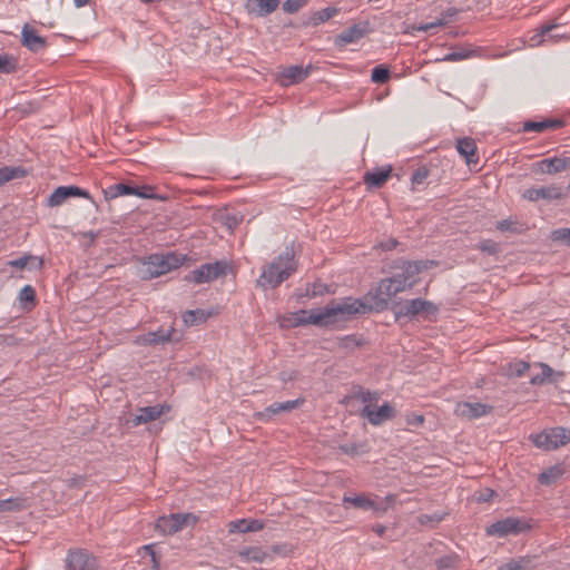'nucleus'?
Here are the masks:
<instances>
[{
  "label": "nucleus",
  "mask_w": 570,
  "mask_h": 570,
  "mask_svg": "<svg viewBox=\"0 0 570 570\" xmlns=\"http://www.w3.org/2000/svg\"><path fill=\"white\" fill-rule=\"evenodd\" d=\"M321 312L322 314H317L314 321L328 327L346 322L355 315L366 314V303L360 298L345 297L338 302L332 301Z\"/></svg>",
  "instance_id": "1"
},
{
  "label": "nucleus",
  "mask_w": 570,
  "mask_h": 570,
  "mask_svg": "<svg viewBox=\"0 0 570 570\" xmlns=\"http://www.w3.org/2000/svg\"><path fill=\"white\" fill-rule=\"evenodd\" d=\"M296 267L293 250L286 248L263 268L257 285L263 288H275L286 281L296 271Z\"/></svg>",
  "instance_id": "2"
},
{
  "label": "nucleus",
  "mask_w": 570,
  "mask_h": 570,
  "mask_svg": "<svg viewBox=\"0 0 570 570\" xmlns=\"http://www.w3.org/2000/svg\"><path fill=\"white\" fill-rule=\"evenodd\" d=\"M535 446L544 450H556L570 442V430L557 426L531 436Z\"/></svg>",
  "instance_id": "3"
},
{
  "label": "nucleus",
  "mask_w": 570,
  "mask_h": 570,
  "mask_svg": "<svg viewBox=\"0 0 570 570\" xmlns=\"http://www.w3.org/2000/svg\"><path fill=\"white\" fill-rule=\"evenodd\" d=\"M227 267L228 265L224 261L204 264L186 275L185 279L195 284L209 283L226 275Z\"/></svg>",
  "instance_id": "4"
},
{
  "label": "nucleus",
  "mask_w": 570,
  "mask_h": 570,
  "mask_svg": "<svg viewBox=\"0 0 570 570\" xmlns=\"http://www.w3.org/2000/svg\"><path fill=\"white\" fill-rule=\"evenodd\" d=\"M438 311L436 305L432 302L422 298H414L400 304L395 314L396 317H415L421 315L425 318H430L435 316Z\"/></svg>",
  "instance_id": "5"
},
{
  "label": "nucleus",
  "mask_w": 570,
  "mask_h": 570,
  "mask_svg": "<svg viewBox=\"0 0 570 570\" xmlns=\"http://www.w3.org/2000/svg\"><path fill=\"white\" fill-rule=\"evenodd\" d=\"M197 517L191 513H173L160 517L156 522V530L163 534H174L185 527L195 524Z\"/></svg>",
  "instance_id": "6"
},
{
  "label": "nucleus",
  "mask_w": 570,
  "mask_h": 570,
  "mask_svg": "<svg viewBox=\"0 0 570 570\" xmlns=\"http://www.w3.org/2000/svg\"><path fill=\"white\" fill-rule=\"evenodd\" d=\"M434 265L432 261H403L399 259L394 262L393 268L403 276L404 281L411 283V288L417 284V275L424 271H428Z\"/></svg>",
  "instance_id": "7"
},
{
  "label": "nucleus",
  "mask_w": 570,
  "mask_h": 570,
  "mask_svg": "<svg viewBox=\"0 0 570 570\" xmlns=\"http://www.w3.org/2000/svg\"><path fill=\"white\" fill-rule=\"evenodd\" d=\"M528 528L527 522L521 519L505 518L489 525L487 528V534L503 538L510 534H519Z\"/></svg>",
  "instance_id": "8"
},
{
  "label": "nucleus",
  "mask_w": 570,
  "mask_h": 570,
  "mask_svg": "<svg viewBox=\"0 0 570 570\" xmlns=\"http://www.w3.org/2000/svg\"><path fill=\"white\" fill-rule=\"evenodd\" d=\"M66 570H100L97 559L82 549L70 550L66 559Z\"/></svg>",
  "instance_id": "9"
},
{
  "label": "nucleus",
  "mask_w": 570,
  "mask_h": 570,
  "mask_svg": "<svg viewBox=\"0 0 570 570\" xmlns=\"http://www.w3.org/2000/svg\"><path fill=\"white\" fill-rule=\"evenodd\" d=\"M361 416L366 419L372 425H380L395 416V409L389 403H384L379 407L374 404H367L362 409Z\"/></svg>",
  "instance_id": "10"
},
{
  "label": "nucleus",
  "mask_w": 570,
  "mask_h": 570,
  "mask_svg": "<svg viewBox=\"0 0 570 570\" xmlns=\"http://www.w3.org/2000/svg\"><path fill=\"white\" fill-rule=\"evenodd\" d=\"M304 402L305 400L302 397L285 402H275L267 406L264 411L255 413V417L258 421L268 422L269 420L273 419V416L285 412H291L301 406Z\"/></svg>",
  "instance_id": "11"
},
{
  "label": "nucleus",
  "mask_w": 570,
  "mask_h": 570,
  "mask_svg": "<svg viewBox=\"0 0 570 570\" xmlns=\"http://www.w3.org/2000/svg\"><path fill=\"white\" fill-rule=\"evenodd\" d=\"M533 368H539L540 372L533 374L530 379V384L534 386H540L544 384L557 383L564 377V373L561 371H554L547 363L538 362L532 364Z\"/></svg>",
  "instance_id": "12"
},
{
  "label": "nucleus",
  "mask_w": 570,
  "mask_h": 570,
  "mask_svg": "<svg viewBox=\"0 0 570 570\" xmlns=\"http://www.w3.org/2000/svg\"><path fill=\"white\" fill-rule=\"evenodd\" d=\"M492 411V406L481 402H459L455 405L454 413L465 420H475L487 415Z\"/></svg>",
  "instance_id": "13"
},
{
  "label": "nucleus",
  "mask_w": 570,
  "mask_h": 570,
  "mask_svg": "<svg viewBox=\"0 0 570 570\" xmlns=\"http://www.w3.org/2000/svg\"><path fill=\"white\" fill-rule=\"evenodd\" d=\"M69 197H82L90 199L89 193L85 189L77 186H60L52 191L47 204L50 207H57L63 204Z\"/></svg>",
  "instance_id": "14"
},
{
  "label": "nucleus",
  "mask_w": 570,
  "mask_h": 570,
  "mask_svg": "<svg viewBox=\"0 0 570 570\" xmlns=\"http://www.w3.org/2000/svg\"><path fill=\"white\" fill-rule=\"evenodd\" d=\"M312 70H313V67L311 65H308L306 67L291 66V67L284 68L278 73V81L284 87L299 83L309 76Z\"/></svg>",
  "instance_id": "15"
},
{
  "label": "nucleus",
  "mask_w": 570,
  "mask_h": 570,
  "mask_svg": "<svg viewBox=\"0 0 570 570\" xmlns=\"http://www.w3.org/2000/svg\"><path fill=\"white\" fill-rule=\"evenodd\" d=\"M522 196L530 202L540 199L554 200L562 197V189L557 185L532 187L524 190Z\"/></svg>",
  "instance_id": "16"
},
{
  "label": "nucleus",
  "mask_w": 570,
  "mask_h": 570,
  "mask_svg": "<svg viewBox=\"0 0 570 570\" xmlns=\"http://www.w3.org/2000/svg\"><path fill=\"white\" fill-rule=\"evenodd\" d=\"M21 43L32 52H39L47 47L46 38L41 37L36 28L26 23L21 30Z\"/></svg>",
  "instance_id": "17"
},
{
  "label": "nucleus",
  "mask_w": 570,
  "mask_h": 570,
  "mask_svg": "<svg viewBox=\"0 0 570 570\" xmlns=\"http://www.w3.org/2000/svg\"><path fill=\"white\" fill-rule=\"evenodd\" d=\"M317 314H322L321 309H311V311L301 309V311L291 313L287 316H284L282 318V325L287 326V327L301 326V325H307V324L323 326V324L314 321V317Z\"/></svg>",
  "instance_id": "18"
},
{
  "label": "nucleus",
  "mask_w": 570,
  "mask_h": 570,
  "mask_svg": "<svg viewBox=\"0 0 570 570\" xmlns=\"http://www.w3.org/2000/svg\"><path fill=\"white\" fill-rule=\"evenodd\" d=\"M368 22L355 23L346 30L342 31L335 39V45L344 47L350 43L357 42L368 32Z\"/></svg>",
  "instance_id": "19"
},
{
  "label": "nucleus",
  "mask_w": 570,
  "mask_h": 570,
  "mask_svg": "<svg viewBox=\"0 0 570 570\" xmlns=\"http://www.w3.org/2000/svg\"><path fill=\"white\" fill-rule=\"evenodd\" d=\"M380 288L381 293L395 296L399 293L411 289V283L404 281L403 276L395 272L393 276L381 279Z\"/></svg>",
  "instance_id": "20"
},
{
  "label": "nucleus",
  "mask_w": 570,
  "mask_h": 570,
  "mask_svg": "<svg viewBox=\"0 0 570 570\" xmlns=\"http://www.w3.org/2000/svg\"><path fill=\"white\" fill-rule=\"evenodd\" d=\"M534 167L535 171L539 174H558L570 168V158H546L535 163Z\"/></svg>",
  "instance_id": "21"
},
{
  "label": "nucleus",
  "mask_w": 570,
  "mask_h": 570,
  "mask_svg": "<svg viewBox=\"0 0 570 570\" xmlns=\"http://www.w3.org/2000/svg\"><path fill=\"white\" fill-rule=\"evenodd\" d=\"M105 194H106L107 198H117L119 196H125V195H135L140 198H147V199L156 198L155 194L139 193L138 187L131 186L128 184H124V183H118V184H114V185L109 186L105 190Z\"/></svg>",
  "instance_id": "22"
},
{
  "label": "nucleus",
  "mask_w": 570,
  "mask_h": 570,
  "mask_svg": "<svg viewBox=\"0 0 570 570\" xmlns=\"http://www.w3.org/2000/svg\"><path fill=\"white\" fill-rule=\"evenodd\" d=\"M391 297L392 295H385L384 293H381L379 284L375 291H370L364 297L363 302L366 303V313L371 311H384L387 307L389 299Z\"/></svg>",
  "instance_id": "23"
},
{
  "label": "nucleus",
  "mask_w": 570,
  "mask_h": 570,
  "mask_svg": "<svg viewBox=\"0 0 570 570\" xmlns=\"http://www.w3.org/2000/svg\"><path fill=\"white\" fill-rule=\"evenodd\" d=\"M169 407L166 405H154L140 407L138 410V414L132 419V424L135 426L145 424L160 417L165 412H168Z\"/></svg>",
  "instance_id": "24"
},
{
  "label": "nucleus",
  "mask_w": 570,
  "mask_h": 570,
  "mask_svg": "<svg viewBox=\"0 0 570 570\" xmlns=\"http://www.w3.org/2000/svg\"><path fill=\"white\" fill-rule=\"evenodd\" d=\"M279 6V0H247L246 9L249 13L258 17H266L274 12Z\"/></svg>",
  "instance_id": "25"
},
{
  "label": "nucleus",
  "mask_w": 570,
  "mask_h": 570,
  "mask_svg": "<svg viewBox=\"0 0 570 570\" xmlns=\"http://www.w3.org/2000/svg\"><path fill=\"white\" fill-rule=\"evenodd\" d=\"M264 529V523L257 519H239L230 521L228 524L229 533L257 532Z\"/></svg>",
  "instance_id": "26"
},
{
  "label": "nucleus",
  "mask_w": 570,
  "mask_h": 570,
  "mask_svg": "<svg viewBox=\"0 0 570 570\" xmlns=\"http://www.w3.org/2000/svg\"><path fill=\"white\" fill-rule=\"evenodd\" d=\"M343 504L345 507H354L356 509H361L364 511L379 510V504L375 501H373L368 495H365V494L344 495Z\"/></svg>",
  "instance_id": "27"
},
{
  "label": "nucleus",
  "mask_w": 570,
  "mask_h": 570,
  "mask_svg": "<svg viewBox=\"0 0 570 570\" xmlns=\"http://www.w3.org/2000/svg\"><path fill=\"white\" fill-rule=\"evenodd\" d=\"M456 150L463 156L468 164H476L479 158L476 157V145L472 138H460L456 140Z\"/></svg>",
  "instance_id": "28"
},
{
  "label": "nucleus",
  "mask_w": 570,
  "mask_h": 570,
  "mask_svg": "<svg viewBox=\"0 0 570 570\" xmlns=\"http://www.w3.org/2000/svg\"><path fill=\"white\" fill-rule=\"evenodd\" d=\"M174 330H158L155 332H149L138 337L137 342L142 345H155L159 343H166L171 341V335Z\"/></svg>",
  "instance_id": "29"
},
{
  "label": "nucleus",
  "mask_w": 570,
  "mask_h": 570,
  "mask_svg": "<svg viewBox=\"0 0 570 570\" xmlns=\"http://www.w3.org/2000/svg\"><path fill=\"white\" fill-rule=\"evenodd\" d=\"M392 168L377 169L375 171H366L364 174V183L368 187L380 188L383 186L391 175Z\"/></svg>",
  "instance_id": "30"
},
{
  "label": "nucleus",
  "mask_w": 570,
  "mask_h": 570,
  "mask_svg": "<svg viewBox=\"0 0 570 570\" xmlns=\"http://www.w3.org/2000/svg\"><path fill=\"white\" fill-rule=\"evenodd\" d=\"M8 265L19 269L28 268L29 271H36L42 267L43 261L38 256L23 255L17 259L8 262Z\"/></svg>",
  "instance_id": "31"
},
{
  "label": "nucleus",
  "mask_w": 570,
  "mask_h": 570,
  "mask_svg": "<svg viewBox=\"0 0 570 570\" xmlns=\"http://www.w3.org/2000/svg\"><path fill=\"white\" fill-rule=\"evenodd\" d=\"M533 558L530 556L520 557L518 559H510L503 562L499 570H531L533 568Z\"/></svg>",
  "instance_id": "32"
},
{
  "label": "nucleus",
  "mask_w": 570,
  "mask_h": 570,
  "mask_svg": "<svg viewBox=\"0 0 570 570\" xmlns=\"http://www.w3.org/2000/svg\"><path fill=\"white\" fill-rule=\"evenodd\" d=\"M148 272L151 277H158L160 275H164L169 271L168 263H166L165 256H150L149 263H148Z\"/></svg>",
  "instance_id": "33"
},
{
  "label": "nucleus",
  "mask_w": 570,
  "mask_h": 570,
  "mask_svg": "<svg viewBox=\"0 0 570 570\" xmlns=\"http://www.w3.org/2000/svg\"><path fill=\"white\" fill-rule=\"evenodd\" d=\"M210 315L212 313L205 309H190L184 313L183 321L186 326H195L206 322Z\"/></svg>",
  "instance_id": "34"
},
{
  "label": "nucleus",
  "mask_w": 570,
  "mask_h": 570,
  "mask_svg": "<svg viewBox=\"0 0 570 570\" xmlns=\"http://www.w3.org/2000/svg\"><path fill=\"white\" fill-rule=\"evenodd\" d=\"M564 473V469L561 465H553L542 473H540L538 480L543 485H551L556 483Z\"/></svg>",
  "instance_id": "35"
},
{
  "label": "nucleus",
  "mask_w": 570,
  "mask_h": 570,
  "mask_svg": "<svg viewBox=\"0 0 570 570\" xmlns=\"http://www.w3.org/2000/svg\"><path fill=\"white\" fill-rule=\"evenodd\" d=\"M351 397L367 405L376 403L380 399V394L357 386L352 391Z\"/></svg>",
  "instance_id": "36"
},
{
  "label": "nucleus",
  "mask_w": 570,
  "mask_h": 570,
  "mask_svg": "<svg viewBox=\"0 0 570 570\" xmlns=\"http://www.w3.org/2000/svg\"><path fill=\"white\" fill-rule=\"evenodd\" d=\"M561 125L559 120H543V121H525L523 124V131L542 132L550 128H557Z\"/></svg>",
  "instance_id": "37"
},
{
  "label": "nucleus",
  "mask_w": 570,
  "mask_h": 570,
  "mask_svg": "<svg viewBox=\"0 0 570 570\" xmlns=\"http://www.w3.org/2000/svg\"><path fill=\"white\" fill-rule=\"evenodd\" d=\"M28 507L24 498H9L0 500V512L21 511Z\"/></svg>",
  "instance_id": "38"
},
{
  "label": "nucleus",
  "mask_w": 570,
  "mask_h": 570,
  "mask_svg": "<svg viewBox=\"0 0 570 570\" xmlns=\"http://www.w3.org/2000/svg\"><path fill=\"white\" fill-rule=\"evenodd\" d=\"M24 175H26V171L21 167H10V166L1 167L0 168V186H2L3 184H6L14 178L23 177Z\"/></svg>",
  "instance_id": "39"
},
{
  "label": "nucleus",
  "mask_w": 570,
  "mask_h": 570,
  "mask_svg": "<svg viewBox=\"0 0 570 570\" xmlns=\"http://www.w3.org/2000/svg\"><path fill=\"white\" fill-rule=\"evenodd\" d=\"M455 13L456 11L454 9H449L445 13H443L442 18L429 23H420L415 27V30L426 32L433 28L444 27L448 23V18H452Z\"/></svg>",
  "instance_id": "40"
},
{
  "label": "nucleus",
  "mask_w": 570,
  "mask_h": 570,
  "mask_svg": "<svg viewBox=\"0 0 570 570\" xmlns=\"http://www.w3.org/2000/svg\"><path fill=\"white\" fill-rule=\"evenodd\" d=\"M533 366L525 361H517L508 365L507 374L510 377H521Z\"/></svg>",
  "instance_id": "41"
},
{
  "label": "nucleus",
  "mask_w": 570,
  "mask_h": 570,
  "mask_svg": "<svg viewBox=\"0 0 570 570\" xmlns=\"http://www.w3.org/2000/svg\"><path fill=\"white\" fill-rule=\"evenodd\" d=\"M338 12L337 8L327 7L313 13L311 21L314 26L321 24L335 17Z\"/></svg>",
  "instance_id": "42"
},
{
  "label": "nucleus",
  "mask_w": 570,
  "mask_h": 570,
  "mask_svg": "<svg viewBox=\"0 0 570 570\" xmlns=\"http://www.w3.org/2000/svg\"><path fill=\"white\" fill-rule=\"evenodd\" d=\"M557 23H549L542 26L540 29L537 30L534 35L529 37V46L530 47H538L544 41V36L548 35L550 31H552L554 28H557Z\"/></svg>",
  "instance_id": "43"
},
{
  "label": "nucleus",
  "mask_w": 570,
  "mask_h": 570,
  "mask_svg": "<svg viewBox=\"0 0 570 570\" xmlns=\"http://www.w3.org/2000/svg\"><path fill=\"white\" fill-rule=\"evenodd\" d=\"M240 556L244 557L247 561H254V562H264L267 553L263 551L261 548H248L240 552Z\"/></svg>",
  "instance_id": "44"
},
{
  "label": "nucleus",
  "mask_w": 570,
  "mask_h": 570,
  "mask_svg": "<svg viewBox=\"0 0 570 570\" xmlns=\"http://www.w3.org/2000/svg\"><path fill=\"white\" fill-rule=\"evenodd\" d=\"M474 50L472 49H458L448 55H445L441 60L442 61H461L469 59L474 56Z\"/></svg>",
  "instance_id": "45"
},
{
  "label": "nucleus",
  "mask_w": 570,
  "mask_h": 570,
  "mask_svg": "<svg viewBox=\"0 0 570 570\" xmlns=\"http://www.w3.org/2000/svg\"><path fill=\"white\" fill-rule=\"evenodd\" d=\"M19 301L23 304L24 308H28V305L32 306L36 301V292L31 285H26L21 288L19 293Z\"/></svg>",
  "instance_id": "46"
},
{
  "label": "nucleus",
  "mask_w": 570,
  "mask_h": 570,
  "mask_svg": "<svg viewBox=\"0 0 570 570\" xmlns=\"http://www.w3.org/2000/svg\"><path fill=\"white\" fill-rule=\"evenodd\" d=\"M17 69V60L9 55H0V73H12Z\"/></svg>",
  "instance_id": "47"
},
{
  "label": "nucleus",
  "mask_w": 570,
  "mask_h": 570,
  "mask_svg": "<svg viewBox=\"0 0 570 570\" xmlns=\"http://www.w3.org/2000/svg\"><path fill=\"white\" fill-rule=\"evenodd\" d=\"M371 79L375 83H384L390 79V70L384 66L373 68Z\"/></svg>",
  "instance_id": "48"
},
{
  "label": "nucleus",
  "mask_w": 570,
  "mask_h": 570,
  "mask_svg": "<svg viewBox=\"0 0 570 570\" xmlns=\"http://www.w3.org/2000/svg\"><path fill=\"white\" fill-rule=\"evenodd\" d=\"M327 293V286L323 283H313L306 288V296L316 297Z\"/></svg>",
  "instance_id": "49"
},
{
  "label": "nucleus",
  "mask_w": 570,
  "mask_h": 570,
  "mask_svg": "<svg viewBox=\"0 0 570 570\" xmlns=\"http://www.w3.org/2000/svg\"><path fill=\"white\" fill-rule=\"evenodd\" d=\"M358 345H360V342H358L357 337L354 335L344 336V337L340 338V341H338V346L342 348H345V350H353Z\"/></svg>",
  "instance_id": "50"
},
{
  "label": "nucleus",
  "mask_w": 570,
  "mask_h": 570,
  "mask_svg": "<svg viewBox=\"0 0 570 570\" xmlns=\"http://www.w3.org/2000/svg\"><path fill=\"white\" fill-rule=\"evenodd\" d=\"M428 176H429V169L426 167H420L412 175V178H411L412 184L421 185L425 181Z\"/></svg>",
  "instance_id": "51"
},
{
  "label": "nucleus",
  "mask_w": 570,
  "mask_h": 570,
  "mask_svg": "<svg viewBox=\"0 0 570 570\" xmlns=\"http://www.w3.org/2000/svg\"><path fill=\"white\" fill-rule=\"evenodd\" d=\"M497 228L501 232H512V233L520 232L518 224L510 219H504V220L498 222Z\"/></svg>",
  "instance_id": "52"
},
{
  "label": "nucleus",
  "mask_w": 570,
  "mask_h": 570,
  "mask_svg": "<svg viewBox=\"0 0 570 570\" xmlns=\"http://www.w3.org/2000/svg\"><path fill=\"white\" fill-rule=\"evenodd\" d=\"M303 6V2L301 0H286L283 3V10L287 13H295L297 12Z\"/></svg>",
  "instance_id": "53"
},
{
  "label": "nucleus",
  "mask_w": 570,
  "mask_h": 570,
  "mask_svg": "<svg viewBox=\"0 0 570 570\" xmlns=\"http://www.w3.org/2000/svg\"><path fill=\"white\" fill-rule=\"evenodd\" d=\"M553 237L557 240H562L570 245V228H560L553 232Z\"/></svg>",
  "instance_id": "54"
},
{
  "label": "nucleus",
  "mask_w": 570,
  "mask_h": 570,
  "mask_svg": "<svg viewBox=\"0 0 570 570\" xmlns=\"http://www.w3.org/2000/svg\"><path fill=\"white\" fill-rule=\"evenodd\" d=\"M341 450L348 455H356L363 452L362 445L355 443L341 445Z\"/></svg>",
  "instance_id": "55"
},
{
  "label": "nucleus",
  "mask_w": 570,
  "mask_h": 570,
  "mask_svg": "<svg viewBox=\"0 0 570 570\" xmlns=\"http://www.w3.org/2000/svg\"><path fill=\"white\" fill-rule=\"evenodd\" d=\"M479 248L488 254L498 253V244L492 240H483L480 243Z\"/></svg>",
  "instance_id": "56"
},
{
  "label": "nucleus",
  "mask_w": 570,
  "mask_h": 570,
  "mask_svg": "<svg viewBox=\"0 0 570 570\" xmlns=\"http://www.w3.org/2000/svg\"><path fill=\"white\" fill-rule=\"evenodd\" d=\"M165 257L166 263H168L169 271L177 268L183 262V259L176 254H167Z\"/></svg>",
  "instance_id": "57"
},
{
  "label": "nucleus",
  "mask_w": 570,
  "mask_h": 570,
  "mask_svg": "<svg viewBox=\"0 0 570 570\" xmlns=\"http://www.w3.org/2000/svg\"><path fill=\"white\" fill-rule=\"evenodd\" d=\"M455 558L454 557H443L438 560V567L439 568H450L454 564Z\"/></svg>",
  "instance_id": "58"
},
{
  "label": "nucleus",
  "mask_w": 570,
  "mask_h": 570,
  "mask_svg": "<svg viewBox=\"0 0 570 570\" xmlns=\"http://www.w3.org/2000/svg\"><path fill=\"white\" fill-rule=\"evenodd\" d=\"M399 242L395 238H389L386 242H382L380 247L383 250H392L397 246Z\"/></svg>",
  "instance_id": "59"
},
{
  "label": "nucleus",
  "mask_w": 570,
  "mask_h": 570,
  "mask_svg": "<svg viewBox=\"0 0 570 570\" xmlns=\"http://www.w3.org/2000/svg\"><path fill=\"white\" fill-rule=\"evenodd\" d=\"M424 422V417L422 415H412L407 419V423L412 425H421Z\"/></svg>",
  "instance_id": "60"
},
{
  "label": "nucleus",
  "mask_w": 570,
  "mask_h": 570,
  "mask_svg": "<svg viewBox=\"0 0 570 570\" xmlns=\"http://www.w3.org/2000/svg\"><path fill=\"white\" fill-rule=\"evenodd\" d=\"M226 222L229 228L238 225V219L236 216H227Z\"/></svg>",
  "instance_id": "61"
},
{
  "label": "nucleus",
  "mask_w": 570,
  "mask_h": 570,
  "mask_svg": "<svg viewBox=\"0 0 570 570\" xmlns=\"http://www.w3.org/2000/svg\"><path fill=\"white\" fill-rule=\"evenodd\" d=\"M385 530H386V528H385L384 525H382V524H375V525L373 527V531H374L377 535H380V537H382V535L385 533Z\"/></svg>",
  "instance_id": "62"
},
{
  "label": "nucleus",
  "mask_w": 570,
  "mask_h": 570,
  "mask_svg": "<svg viewBox=\"0 0 570 570\" xmlns=\"http://www.w3.org/2000/svg\"><path fill=\"white\" fill-rule=\"evenodd\" d=\"M139 189V193H149V194H154L153 190L154 188L151 186H142V187H138Z\"/></svg>",
  "instance_id": "63"
},
{
  "label": "nucleus",
  "mask_w": 570,
  "mask_h": 570,
  "mask_svg": "<svg viewBox=\"0 0 570 570\" xmlns=\"http://www.w3.org/2000/svg\"><path fill=\"white\" fill-rule=\"evenodd\" d=\"M89 0H73L76 7L80 8L88 3Z\"/></svg>",
  "instance_id": "64"
}]
</instances>
